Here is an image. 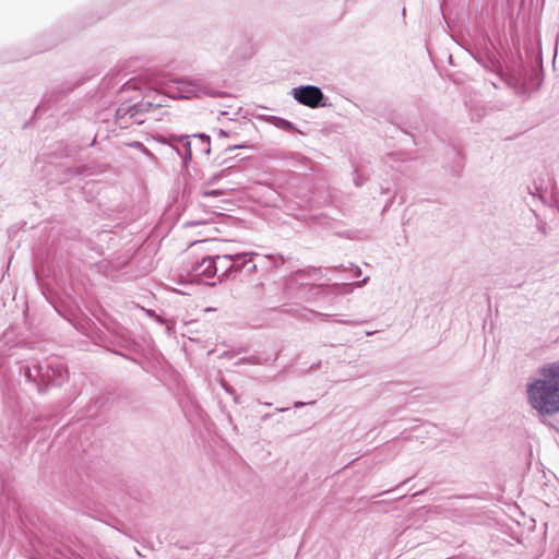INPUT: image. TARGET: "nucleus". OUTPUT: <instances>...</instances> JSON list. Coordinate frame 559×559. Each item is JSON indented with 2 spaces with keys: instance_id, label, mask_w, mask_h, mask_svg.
<instances>
[{
  "instance_id": "obj_1",
  "label": "nucleus",
  "mask_w": 559,
  "mask_h": 559,
  "mask_svg": "<svg viewBox=\"0 0 559 559\" xmlns=\"http://www.w3.org/2000/svg\"><path fill=\"white\" fill-rule=\"evenodd\" d=\"M530 405L540 416L559 413V361L538 369L537 378L526 386Z\"/></svg>"
},
{
  "instance_id": "obj_2",
  "label": "nucleus",
  "mask_w": 559,
  "mask_h": 559,
  "mask_svg": "<svg viewBox=\"0 0 559 559\" xmlns=\"http://www.w3.org/2000/svg\"><path fill=\"white\" fill-rule=\"evenodd\" d=\"M26 382L43 393L49 385H61L68 379V370L62 362L56 359H48L38 362L35 359L26 361L20 368Z\"/></svg>"
},
{
  "instance_id": "obj_3",
  "label": "nucleus",
  "mask_w": 559,
  "mask_h": 559,
  "mask_svg": "<svg viewBox=\"0 0 559 559\" xmlns=\"http://www.w3.org/2000/svg\"><path fill=\"white\" fill-rule=\"evenodd\" d=\"M37 420L34 416L26 414L23 418L15 413L7 416L0 424V445L20 447L33 437L37 426H33Z\"/></svg>"
},
{
  "instance_id": "obj_4",
  "label": "nucleus",
  "mask_w": 559,
  "mask_h": 559,
  "mask_svg": "<svg viewBox=\"0 0 559 559\" xmlns=\"http://www.w3.org/2000/svg\"><path fill=\"white\" fill-rule=\"evenodd\" d=\"M163 91L171 98L216 97L223 95L211 83L201 78L169 80L164 84Z\"/></svg>"
},
{
  "instance_id": "obj_5",
  "label": "nucleus",
  "mask_w": 559,
  "mask_h": 559,
  "mask_svg": "<svg viewBox=\"0 0 559 559\" xmlns=\"http://www.w3.org/2000/svg\"><path fill=\"white\" fill-rule=\"evenodd\" d=\"M159 106V104L146 100L136 104L122 103L116 110V123L122 129L129 128L131 124H141L145 121L144 115Z\"/></svg>"
},
{
  "instance_id": "obj_6",
  "label": "nucleus",
  "mask_w": 559,
  "mask_h": 559,
  "mask_svg": "<svg viewBox=\"0 0 559 559\" xmlns=\"http://www.w3.org/2000/svg\"><path fill=\"white\" fill-rule=\"evenodd\" d=\"M292 95L299 104L310 107L318 108L324 107V94L321 88L316 85H301L292 90Z\"/></svg>"
},
{
  "instance_id": "obj_7",
  "label": "nucleus",
  "mask_w": 559,
  "mask_h": 559,
  "mask_svg": "<svg viewBox=\"0 0 559 559\" xmlns=\"http://www.w3.org/2000/svg\"><path fill=\"white\" fill-rule=\"evenodd\" d=\"M255 255H258L255 252L231 253L233 280L241 274H251L257 270V264L253 262V257Z\"/></svg>"
},
{
  "instance_id": "obj_8",
  "label": "nucleus",
  "mask_w": 559,
  "mask_h": 559,
  "mask_svg": "<svg viewBox=\"0 0 559 559\" xmlns=\"http://www.w3.org/2000/svg\"><path fill=\"white\" fill-rule=\"evenodd\" d=\"M193 278H212L216 275L215 263L211 255L203 257L201 261L195 262L190 269Z\"/></svg>"
},
{
  "instance_id": "obj_9",
  "label": "nucleus",
  "mask_w": 559,
  "mask_h": 559,
  "mask_svg": "<svg viewBox=\"0 0 559 559\" xmlns=\"http://www.w3.org/2000/svg\"><path fill=\"white\" fill-rule=\"evenodd\" d=\"M215 269H216V275L218 274V278L222 282L223 280H233V271H231V252L229 253H223V254H216L215 257H212Z\"/></svg>"
},
{
  "instance_id": "obj_10",
  "label": "nucleus",
  "mask_w": 559,
  "mask_h": 559,
  "mask_svg": "<svg viewBox=\"0 0 559 559\" xmlns=\"http://www.w3.org/2000/svg\"><path fill=\"white\" fill-rule=\"evenodd\" d=\"M20 342L16 341V335L13 330H7L0 337V356L9 355V350L19 346Z\"/></svg>"
},
{
  "instance_id": "obj_11",
  "label": "nucleus",
  "mask_w": 559,
  "mask_h": 559,
  "mask_svg": "<svg viewBox=\"0 0 559 559\" xmlns=\"http://www.w3.org/2000/svg\"><path fill=\"white\" fill-rule=\"evenodd\" d=\"M171 141L182 144V151L179 147H175L178 155L182 158L183 163L187 164L192 158L191 142L187 135H173Z\"/></svg>"
},
{
  "instance_id": "obj_12",
  "label": "nucleus",
  "mask_w": 559,
  "mask_h": 559,
  "mask_svg": "<svg viewBox=\"0 0 559 559\" xmlns=\"http://www.w3.org/2000/svg\"><path fill=\"white\" fill-rule=\"evenodd\" d=\"M22 521V514L20 512V507L15 500H13L8 508V511L4 515V522L9 524L19 523Z\"/></svg>"
},
{
  "instance_id": "obj_13",
  "label": "nucleus",
  "mask_w": 559,
  "mask_h": 559,
  "mask_svg": "<svg viewBox=\"0 0 559 559\" xmlns=\"http://www.w3.org/2000/svg\"><path fill=\"white\" fill-rule=\"evenodd\" d=\"M253 55V47L250 45L249 41L245 43V51L240 53V58L247 59L250 58Z\"/></svg>"
},
{
  "instance_id": "obj_14",
  "label": "nucleus",
  "mask_w": 559,
  "mask_h": 559,
  "mask_svg": "<svg viewBox=\"0 0 559 559\" xmlns=\"http://www.w3.org/2000/svg\"><path fill=\"white\" fill-rule=\"evenodd\" d=\"M306 273L309 276L318 277L321 274V270L314 266L308 267L306 271H299L298 274Z\"/></svg>"
},
{
  "instance_id": "obj_15",
  "label": "nucleus",
  "mask_w": 559,
  "mask_h": 559,
  "mask_svg": "<svg viewBox=\"0 0 559 559\" xmlns=\"http://www.w3.org/2000/svg\"><path fill=\"white\" fill-rule=\"evenodd\" d=\"M272 119L277 120V121H278V124H277V126H280V127H282V128H284V129H286V130H290V129H293V124H292V122H289V121H287V120H285V119H281V118H276V117H272Z\"/></svg>"
},
{
  "instance_id": "obj_16",
  "label": "nucleus",
  "mask_w": 559,
  "mask_h": 559,
  "mask_svg": "<svg viewBox=\"0 0 559 559\" xmlns=\"http://www.w3.org/2000/svg\"><path fill=\"white\" fill-rule=\"evenodd\" d=\"M198 136L202 141V143L206 145V148L204 150V152L206 154H209L211 152V148H210V136L205 135V134H199Z\"/></svg>"
},
{
  "instance_id": "obj_17",
  "label": "nucleus",
  "mask_w": 559,
  "mask_h": 559,
  "mask_svg": "<svg viewBox=\"0 0 559 559\" xmlns=\"http://www.w3.org/2000/svg\"><path fill=\"white\" fill-rule=\"evenodd\" d=\"M204 197H218L222 195L223 192L221 190H205L202 193Z\"/></svg>"
},
{
  "instance_id": "obj_18",
  "label": "nucleus",
  "mask_w": 559,
  "mask_h": 559,
  "mask_svg": "<svg viewBox=\"0 0 559 559\" xmlns=\"http://www.w3.org/2000/svg\"><path fill=\"white\" fill-rule=\"evenodd\" d=\"M134 88H135V84L132 81H129V82L124 83L123 86L121 87V93H124L127 91L134 90Z\"/></svg>"
},
{
  "instance_id": "obj_19",
  "label": "nucleus",
  "mask_w": 559,
  "mask_h": 559,
  "mask_svg": "<svg viewBox=\"0 0 559 559\" xmlns=\"http://www.w3.org/2000/svg\"><path fill=\"white\" fill-rule=\"evenodd\" d=\"M49 100H50V99H49L48 95H45V97H44V99H43L41 104L38 106V108H37V111H36V112H39L40 110H45V105H46V103H47V102H49Z\"/></svg>"
},
{
  "instance_id": "obj_20",
  "label": "nucleus",
  "mask_w": 559,
  "mask_h": 559,
  "mask_svg": "<svg viewBox=\"0 0 559 559\" xmlns=\"http://www.w3.org/2000/svg\"><path fill=\"white\" fill-rule=\"evenodd\" d=\"M308 312H309L310 314L318 316V317H320V318H322V319H328V318H330V317H331V314H325V313L314 312V311H311V310H309Z\"/></svg>"
},
{
  "instance_id": "obj_21",
  "label": "nucleus",
  "mask_w": 559,
  "mask_h": 559,
  "mask_svg": "<svg viewBox=\"0 0 559 559\" xmlns=\"http://www.w3.org/2000/svg\"><path fill=\"white\" fill-rule=\"evenodd\" d=\"M355 174H356V177H355V179H354L355 186H356V187H361V186H362L361 177H360V175H358L357 173H355Z\"/></svg>"
},
{
  "instance_id": "obj_22",
  "label": "nucleus",
  "mask_w": 559,
  "mask_h": 559,
  "mask_svg": "<svg viewBox=\"0 0 559 559\" xmlns=\"http://www.w3.org/2000/svg\"><path fill=\"white\" fill-rule=\"evenodd\" d=\"M337 322L343 323V324H348V325L357 324L355 321H352V320H338Z\"/></svg>"
},
{
  "instance_id": "obj_23",
  "label": "nucleus",
  "mask_w": 559,
  "mask_h": 559,
  "mask_svg": "<svg viewBox=\"0 0 559 559\" xmlns=\"http://www.w3.org/2000/svg\"><path fill=\"white\" fill-rule=\"evenodd\" d=\"M218 135L222 136V138H226V136H228V132L223 130V129H219Z\"/></svg>"
},
{
  "instance_id": "obj_24",
  "label": "nucleus",
  "mask_w": 559,
  "mask_h": 559,
  "mask_svg": "<svg viewBox=\"0 0 559 559\" xmlns=\"http://www.w3.org/2000/svg\"><path fill=\"white\" fill-rule=\"evenodd\" d=\"M305 405H306V403H304V402H296V403L294 404V406H295V407H297V408L302 407V406H305Z\"/></svg>"
},
{
  "instance_id": "obj_25",
  "label": "nucleus",
  "mask_w": 559,
  "mask_h": 559,
  "mask_svg": "<svg viewBox=\"0 0 559 559\" xmlns=\"http://www.w3.org/2000/svg\"><path fill=\"white\" fill-rule=\"evenodd\" d=\"M360 274H361L360 267L356 266L355 267V276H359Z\"/></svg>"
},
{
  "instance_id": "obj_26",
  "label": "nucleus",
  "mask_w": 559,
  "mask_h": 559,
  "mask_svg": "<svg viewBox=\"0 0 559 559\" xmlns=\"http://www.w3.org/2000/svg\"><path fill=\"white\" fill-rule=\"evenodd\" d=\"M368 281V277H365L361 282H359L357 285L358 286H362L364 284H366Z\"/></svg>"
},
{
  "instance_id": "obj_27",
  "label": "nucleus",
  "mask_w": 559,
  "mask_h": 559,
  "mask_svg": "<svg viewBox=\"0 0 559 559\" xmlns=\"http://www.w3.org/2000/svg\"><path fill=\"white\" fill-rule=\"evenodd\" d=\"M306 203H308V200H305V201H304V200H301L300 202H298V205H299V206H305V205H306Z\"/></svg>"
},
{
  "instance_id": "obj_28",
  "label": "nucleus",
  "mask_w": 559,
  "mask_h": 559,
  "mask_svg": "<svg viewBox=\"0 0 559 559\" xmlns=\"http://www.w3.org/2000/svg\"><path fill=\"white\" fill-rule=\"evenodd\" d=\"M205 242H206V240H201V241H197V242H194L192 246H195V245H203V243H205Z\"/></svg>"
},
{
  "instance_id": "obj_29",
  "label": "nucleus",
  "mask_w": 559,
  "mask_h": 559,
  "mask_svg": "<svg viewBox=\"0 0 559 559\" xmlns=\"http://www.w3.org/2000/svg\"><path fill=\"white\" fill-rule=\"evenodd\" d=\"M242 147H247V145L242 144V145H235V146H233V148H242Z\"/></svg>"
},
{
  "instance_id": "obj_30",
  "label": "nucleus",
  "mask_w": 559,
  "mask_h": 559,
  "mask_svg": "<svg viewBox=\"0 0 559 559\" xmlns=\"http://www.w3.org/2000/svg\"><path fill=\"white\" fill-rule=\"evenodd\" d=\"M287 409H288V408H286V407H282V408H277L276 411H277V412H280V413H282V412H285V411H287Z\"/></svg>"
}]
</instances>
